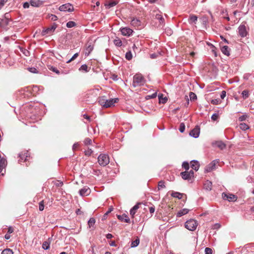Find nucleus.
Masks as SVG:
<instances>
[{"label": "nucleus", "instance_id": "49530a36", "mask_svg": "<svg viewBox=\"0 0 254 254\" xmlns=\"http://www.w3.org/2000/svg\"><path fill=\"white\" fill-rule=\"evenodd\" d=\"M179 130L180 132H184L185 130V125L184 123H181L180 125Z\"/></svg>", "mask_w": 254, "mask_h": 254}, {"label": "nucleus", "instance_id": "393cba45", "mask_svg": "<svg viewBox=\"0 0 254 254\" xmlns=\"http://www.w3.org/2000/svg\"><path fill=\"white\" fill-rule=\"evenodd\" d=\"M118 218L119 219L124 221V222L129 223H130V219L126 215H118Z\"/></svg>", "mask_w": 254, "mask_h": 254}, {"label": "nucleus", "instance_id": "4468645a", "mask_svg": "<svg viewBox=\"0 0 254 254\" xmlns=\"http://www.w3.org/2000/svg\"><path fill=\"white\" fill-rule=\"evenodd\" d=\"M90 192V190L88 187H85L79 191V194L81 196L88 195Z\"/></svg>", "mask_w": 254, "mask_h": 254}, {"label": "nucleus", "instance_id": "7ed1b4c3", "mask_svg": "<svg viewBox=\"0 0 254 254\" xmlns=\"http://www.w3.org/2000/svg\"><path fill=\"white\" fill-rule=\"evenodd\" d=\"M59 9L61 11L64 12H72L74 10V7L72 4L70 3H66L61 5Z\"/></svg>", "mask_w": 254, "mask_h": 254}, {"label": "nucleus", "instance_id": "3c124183", "mask_svg": "<svg viewBox=\"0 0 254 254\" xmlns=\"http://www.w3.org/2000/svg\"><path fill=\"white\" fill-rule=\"evenodd\" d=\"M44 209V200H42L39 202V209L40 211H43Z\"/></svg>", "mask_w": 254, "mask_h": 254}, {"label": "nucleus", "instance_id": "bb28decb", "mask_svg": "<svg viewBox=\"0 0 254 254\" xmlns=\"http://www.w3.org/2000/svg\"><path fill=\"white\" fill-rule=\"evenodd\" d=\"M93 46L91 44H89L88 46H87L85 49V55L86 56H88L93 51Z\"/></svg>", "mask_w": 254, "mask_h": 254}, {"label": "nucleus", "instance_id": "ea45409f", "mask_svg": "<svg viewBox=\"0 0 254 254\" xmlns=\"http://www.w3.org/2000/svg\"><path fill=\"white\" fill-rule=\"evenodd\" d=\"M79 71H84L85 72H88L89 70H88V66L86 64H83L81 65V66L79 68Z\"/></svg>", "mask_w": 254, "mask_h": 254}, {"label": "nucleus", "instance_id": "f704fd0d", "mask_svg": "<svg viewBox=\"0 0 254 254\" xmlns=\"http://www.w3.org/2000/svg\"><path fill=\"white\" fill-rule=\"evenodd\" d=\"M239 126L240 129L244 131L249 128V126L246 123H241Z\"/></svg>", "mask_w": 254, "mask_h": 254}, {"label": "nucleus", "instance_id": "1a4fd4ad", "mask_svg": "<svg viewBox=\"0 0 254 254\" xmlns=\"http://www.w3.org/2000/svg\"><path fill=\"white\" fill-rule=\"evenodd\" d=\"M238 33L240 36L242 38H244L247 36L248 33L246 30V27L245 25L241 24L238 27Z\"/></svg>", "mask_w": 254, "mask_h": 254}, {"label": "nucleus", "instance_id": "680f3d73", "mask_svg": "<svg viewBox=\"0 0 254 254\" xmlns=\"http://www.w3.org/2000/svg\"><path fill=\"white\" fill-rule=\"evenodd\" d=\"M111 78H112L114 81H117L119 79L118 76L116 74H112Z\"/></svg>", "mask_w": 254, "mask_h": 254}, {"label": "nucleus", "instance_id": "a211bd4d", "mask_svg": "<svg viewBox=\"0 0 254 254\" xmlns=\"http://www.w3.org/2000/svg\"><path fill=\"white\" fill-rule=\"evenodd\" d=\"M212 182L209 180L205 181L204 184V189L208 191H210L212 190Z\"/></svg>", "mask_w": 254, "mask_h": 254}, {"label": "nucleus", "instance_id": "13d9d810", "mask_svg": "<svg viewBox=\"0 0 254 254\" xmlns=\"http://www.w3.org/2000/svg\"><path fill=\"white\" fill-rule=\"evenodd\" d=\"M84 152L85 154L88 157L91 155L92 153V151L91 149H88L87 150H85Z\"/></svg>", "mask_w": 254, "mask_h": 254}, {"label": "nucleus", "instance_id": "72a5a7b5", "mask_svg": "<svg viewBox=\"0 0 254 254\" xmlns=\"http://www.w3.org/2000/svg\"><path fill=\"white\" fill-rule=\"evenodd\" d=\"M249 92L248 90H244L242 92V96L244 99H246L249 97Z\"/></svg>", "mask_w": 254, "mask_h": 254}, {"label": "nucleus", "instance_id": "0e129e2a", "mask_svg": "<svg viewBox=\"0 0 254 254\" xmlns=\"http://www.w3.org/2000/svg\"><path fill=\"white\" fill-rule=\"evenodd\" d=\"M226 95V92L225 90H223L220 94V97L221 99H224Z\"/></svg>", "mask_w": 254, "mask_h": 254}, {"label": "nucleus", "instance_id": "9d476101", "mask_svg": "<svg viewBox=\"0 0 254 254\" xmlns=\"http://www.w3.org/2000/svg\"><path fill=\"white\" fill-rule=\"evenodd\" d=\"M120 31L123 35L128 37L132 35L133 32V31L131 29L127 27L121 28Z\"/></svg>", "mask_w": 254, "mask_h": 254}, {"label": "nucleus", "instance_id": "8fccbe9b", "mask_svg": "<svg viewBox=\"0 0 254 254\" xmlns=\"http://www.w3.org/2000/svg\"><path fill=\"white\" fill-rule=\"evenodd\" d=\"M88 223L89 227L93 226L95 223V219L93 218H90V219L88 221Z\"/></svg>", "mask_w": 254, "mask_h": 254}, {"label": "nucleus", "instance_id": "37998d69", "mask_svg": "<svg viewBox=\"0 0 254 254\" xmlns=\"http://www.w3.org/2000/svg\"><path fill=\"white\" fill-rule=\"evenodd\" d=\"M28 70L30 72L33 73H38L39 72L38 69L35 67H28Z\"/></svg>", "mask_w": 254, "mask_h": 254}, {"label": "nucleus", "instance_id": "f8f14e48", "mask_svg": "<svg viewBox=\"0 0 254 254\" xmlns=\"http://www.w3.org/2000/svg\"><path fill=\"white\" fill-rule=\"evenodd\" d=\"M30 157V152L29 150H23L18 153V157L20 159H27L28 157Z\"/></svg>", "mask_w": 254, "mask_h": 254}, {"label": "nucleus", "instance_id": "7c9ffc66", "mask_svg": "<svg viewBox=\"0 0 254 254\" xmlns=\"http://www.w3.org/2000/svg\"><path fill=\"white\" fill-rule=\"evenodd\" d=\"M171 195L174 197L181 199L182 198L183 194L177 191H173Z\"/></svg>", "mask_w": 254, "mask_h": 254}, {"label": "nucleus", "instance_id": "774afa93", "mask_svg": "<svg viewBox=\"0 0 254 254\" xmlns=\"http://www.w3.org/2000/svg\"><path fill=\"white\" fill-rule=\"evenodd\" d=\"M221 227V225L219 223H215L213 226V229H218L220 228Z\"/></svg>", "mask_w": 254, "mask_h": 254}, {"label": "nucleus", "instance_id": "39448f33", "mask_svg": "<svg viewBox=\"0 0 254 254\" xmlns=\"http://www.w3.org/2000/svg\"><path fill=\"white\" fill-rule=\"evenodd\" d=\"M57 27V24L56 23H53L51 26L43 29L42 31L41 34L42 36H45L48 34H52L55 30Z\"/></svg>", "mask_w": 254, "mask_h": 254}, {"label": "nucleus", "instance_id": "ddd939ff", "mask_svg": "<svg viewBox=\"0 0 254 254\" xmlns=\"http://www.w3.org/2000/svg\"><path fill=\"white\" fill-rule=\"evenodd\" d=\"M190 165L191 168L195 171H197L199 168V163L197 160H191Z\"/></svg>", "mask_w": 254, "mask_h": 254}, {"label": "nucleus", "instance_id": "a878e982", "mask_svg": "<svg viewBox=\"0 0 254 254\" xmlns=\"http://www.w3.org/2000/svg\"><path fill=\"white\" fill-rule=\"evenodd\" d=\"M7 160H0V173L2 172L3 169L7 166Z\"/></svg>", "mask_w": 254, "mask_h": 254}, {"label": "nucleus", "instance_id": "69168bd1", "mask_svg": "<svg viewBox=\"0 0 254 254\" xmlns=\"http://www.w3.org/2000/svg\"><path fill=\"white\" fill-rule=\"evenodd\" d=\"M30 4V3H29L28 2H25L23 4V7L24 8H28L29 7Z\"/></svg>", "mask_w": 254, "mask_h": 254}, {"label": "nucleus", "instance_id": "c85d7f7f", "mask_svg": "<svg viewBox=\"0 0 254 254\" xmlns=\"http://www.w3.org/2000/svg\"><path fill=\"white\" fill-rule=\"evenodd\" d=\"M99 164L103 167H104L110 163V160H97Z\"/></svg>", "mask_w": 254, "mask_h": 254}, {"label": "nucleus", "instance_id": "412c9836", "mask_svg": "<svg viewBox=\"0 0 254 254\" xmlns=\"http://www.w3.org/2000/svg\"><path fill=\"white\" fill-rule=\"evenodd\" d=\"M106 97L105 96H103L98 98V102L101 106L105 108V105L104 104L106 103Z\"/></svg>", "mask_w": 254, "mask_h": 254}, {"label": "nucleus", "instance_id": "f257e3e1", "mask_svg": "<svg viewBox=\"0 0 254 254\" xmlns=\"http://www.w3.org/2000/svg\"><path fill=\"white\" fill-rule=\"evenodd\" d=\"M144 82V78L141 74H136L133 78L132 86L135 87L137 86L143 85Z\"/></svg>", "mask_w": 254, "mask_h": 254}, {"label": "nucleus", "instance_id": "2eb2a0df", "mask_svg": "<svg viewBox=\"0 0 254 254\" xmlns=\"http://www.w3.org/2000/svg\"><path fill=\"white\" fill-rule=\"evenodd\" d=\"M118 3V1L111 0L109 2H106L104 5L106 9H110V8L116 5Z\"/></svg>", "mask_w": 254, "mask_h": 254}, {"label": "nucleus", "instance_id": "dca6fc26", "mask_svg": "<svg viewBox=\"0 0 254 254\" xmlns=\"http://www.w3.org/2000/svg\"><path fill=\"white\" fill-rule=\"evenodd\" d=\"M213 144L221 150H223L226 148V144L222 141H216L215 143H213Z\"/></svg>", "mask_w": 254, "mask_h": 254}, {"label": "nucleus", "instance_id": "de8ad7c7", "mask_svg": "<svg viewBox=\"0 0 254 254\" xmlns=\"http://www.w3.org/2000/svg\"><path fill=\"white\" fill-rule=\"evenodd\" d=\"M165 188V186L164 185V182L162 181H160L158 184V190H161V189H162Z\"/></svg>", "mask_w": 254, "mask_h": 254}, {"label": "nucleus", "instance_id": "9b49d317", "mask_svg": "<svg viewBox=\"0 0 254 254\" xmlns=\"http://www.w3.org/2000/svg\"><path fill=\"white\" fill-rule=\"evenodd\" d=\"M9 15L8 13H6L4 14V18L1 19L0 22L1 26L5 27L9 24V22L10 21V19L8 18Z\"/></svg>", "mask_w": 254, "mask_h": 254}, {"label": "nucleus", "instance_id": "e2e57ef3", "mask_svg": "<svg viewBox=\"0 0 254 254\" xmlns=\"http://www.w3.org/2000/svg\"><path fill=\"white\" fill-rule=\"evenodd\" d=\"M79 146V143L78 142L74 143L72 145V150L74 151Z\"/></svg>", "mask_w": 254, "mask_h": 254}, {"label": "nucleus", "instance_id": "052dcab7", "mask_svg": "<svg viewBox=\"0 0 254 254\" xmlns=\"http://www.w3.org/2000/svg\"><path fill=\"white\" fill-rule=\"evenodd\" d=\"M63 184V182L60 181H57L55 183V186L57 187H61Z\"/></svg>", "mask_w": 254, "mask_h": 254}, {"label": "nucleus", "instance_id": "2f4dec72", "mask_svg": "<svg viewBox=\"0 0 254 254\" xmlns=\"http://www.w3.org/2000/svg\"><path fill=\"white\" fill-rule=\"evenodd\" d=\"M76 25V23L73 21H69L67 22L66 24V26L69 28L75 27Z\"/></svg>", "mask_w": 254, "mask_h": 254}, {"label": "nucleus", "instance_id": "cd10ccee", "mask_svg": "<svg viewBox=\"0 0 254 254\" xmlns=\"http://www.w3.org/2000/svg\"><path fill=\"white\" fill-rule=\"evenodd\" d=\"M158 97L159 99V103H161L162 104H165L167 102V100H168L167 98L166 97H163V94H161V93L159 94L158 95Z\"/></svg>", "mask_w": 254, "mask_h": 254}, {"label": "nucleus", "instance_id": "473e14b6", "mask_svg": "<svg viewBox=\"0 0 254 254\" xmlns=\"http://www.w3.org/2000/svg\"><path fill=\"white\" fill-rule=\"evenodd\" d=\"M105 105V108H107L113 106L112 99H111L108 100L106 99V103Z\"/></svg>", "mask_w": 254, "mask_h": 254}, {"label": "nucleus", "instance_id": "6e6d98bb", "mask_svg": "<svg viewBox=\"0 0 254 254\" xmlns=\"http://www.w3.org/2000/svg\"><path fill=\"white\" fill-rule=\"evenodd\" d=\"M204 252L205 254H212V250L208 247L205 248Z\"/></svg>", "mask_w": 254, "mask_h": 254}, {"label": "nucleus", "instance_id": "f3484780", "mask_svg": "<svg viewBox=\"0 0 254 254\" xmlns=\"http://www.w3.org/2000/svg\"><path fill=\"white\" fill-rule=\"evenodd\" d=\"M222 53L227 56L230 55V49L227 46H223L221 48Z\"/></svg>", "mask_w": 254, "mask_h": 254}, {"label": "nucleus", "instance_id": "e433bc0d", "mask_svg": "<svg viewBox=\"0 0 254 254\" xmlns=\"http://www.w3.org/2000/svg\"><path fill=\"white\" fill-rule=\"evenodd\" d=\"M139 244V239H136L134 241H132L131 244V248H134L137 247Z\"/></svg>", "mask_w": 254, "mask_h": 254}, {"label": "nucleus", "instance_id": "a18cd8bd", "mask_svg": "<svg viewBox=\"0 0 254 254\" xmlns=\"http://www.w3.org/2000/svg\"><path fill=\"white\" fill-rule=\"evenodd\" d=\"M42 248L44 250H48L50 248V244L49 242L47 241H45L43 242L42 244Z\"/></svg>", "mask_w": 254, "mask_h": 254}, {"label": "nucleus", "instance_id": "603ef678", "mask_svg": "<svg viewBox=\"0 0 254 254\" xmlns=\"http://www.w3.org/2000/svg\"><path fill=\"white\" fill-rule=\"evenodd\" d=\"M218 117H219L218 114L217 113H215L212 114V115L211 116V119L213 121H216L218 119Z\"/></svg>", "mask_w": 254, "mask_h": 254}, {"label": "nucleus", "instance_id": "0eeeda50", "mask_svg": "<svg viewBox=\"0 0 254 254\" xmlns=\"http://www.w3.org/2000/svg\"><path fill=\"white\" fill-rule=\"evenodd\" d=\"M222 197L224 200H227L229 201H235L237 199V197L236 195L232 193L223 192L222 194Z\"/></svg>", "mask_w": 254, "mask_h": 254}, {"label": "nucleus", "instance_id": "6ab92c4d", "mask_svg": "<svg viewBox=\"0 0 254 254\" xmlns=\"http://www.w3.org/2000/svg\"><path fill=\"white\" fill-rule=\"evenodd\" d=\"M197 20V16L195 15L192 14L190 15L188 19V22L190 24H196Z\"/></svg>", "mask_w": 254, "mask_h": 254}, {"label": "nucleus", "instance_id": "338daca9", "mask_svg": "<svg viewBox=\"0 0 254 254\" xmlns=\"http://www.w3.org/2000/svg\"><path fill=\"white\" fill-rule=\"evenodd\" d=\"M211 102L213 105H217L219 103V100L218 99H213Z\"/></svg>", "mask_w": 254, "mask_h": 254}, {"label": "nucleus", "instance_id": "bf43d9fd", "mask_svg": "<svg viewBox=\"0 0 254 254\" xmlns=\"http://www.w3.org/2000/svg\"><path fill=\"white\" fill-rule=\"evenodd\" d=\"M49 18H51V20L54 21H56L58 19V17L54 14H51L49 16Z\"/></svg>", "mask_w": 254, "mask_h": 254}, {"label": "nucleus", "instance_id": "09e8293b", "mask_svg": "<svg viewBox=\"0 0 254 254\" xmlns=\"http://www.w3.org/2000/svg\"><path fill=\"white\" fill-rule=\"evenodd\" d=\"M49 69L58 74H59L60 73V71L55 66H51Z\"/></svg>", "mask_w": 254, "mask_h": 254}, {"label": "nucleus", "instance_id": "c9c22d12", "mask_svg": "<svg viewBox=\"0 0 254 254\" xmlns=\"http://www.w3.org/2000/svg\"><path fill=\"white\" fill-rule=\"evenodd\" d=\"M97 159H110V157L108 154L101 153Z\"/></svg>", "mask_w": 254, "mask_h": 254}, {"label": "nucleus", "instance_id": "a19ab883", "mask_svg": "<svg viewBox=\"0 0 254 254\" xmlns=\"http://www.w3.org/2000/svg\"><path fill=\"white\" fill-rule=\"evenodd\" d=\"M156 96H157V92H154L153 94H152L151 95H146L145 96V99L149 100L150 99H154V98H156Z\"/></svg>", "mask_w": 254, "mask_h": 254}, {"label": "nucleus", "instance_id": "58836bf2", "mask_svg": "<svg viewBox=\"0 0 254 254\" xmlns=\"http://www.w3.org/2000/svg\"><path fill=\"white\" fill-rule=\"evenodd\" d=\"M189 96L191 101H194L197 99L196 95L194 92H190Z\"/></svg>", "mask_w": 254, "mask_h": 254}, {"label": "nucleus", "instance_id": "c03bdc74", "mask_svg": "<svg viewBox=\"0 0 254 254\" xmlns=\"http://www.w3.org/2000/svg\"><path fill=\"white\" fill-rule=\"evenodd\" d=\"M182 167L186 171H188L190 169V164L188 162L185 161L182 164Z\"/></svg>", "mask_w": 254, "mask_h": 254}, {"label": "nucleus", "instance_id": "4be33fe9", "mask_svg": "<svg viewBox=\"0 0 254 254\" xmlns=\"http://www.w3.org/2000/svg\"><path fill=\"white\" fill-rule=\"evenodd\" d=\"M189 212V210L187 208H184L180 210L177 213V217H181L186 214H187Z\"/></svg>", "mask_w": 254, "mask_h": 254}, {"label": "nucleus", "instance_id": "20e7f679", "mask_svg": "<svg viewBox=\"0 0 254 254\" xmlns=\"http://www.w3.org/2000/svg\"><path fill=\"white\" fill-rule=\"evenodd\" d=\"M217 163L220 164L221 162L218 161L217 160H213L210 163L206 166L204 169L205 173H209L216 169Z\"/></svg>", "mask_w": 254, "mask_h": 254}, {"label": "nucleus", "instance_id": "5fc2aeb1", "mask_svg": "<svg viewBox=\"0 0 254 254\" xmlns=\"http://www.w3.org/2000/svg\"><path fill=\"white\" fill-rule=\"evenodd\" d=\"M248 117V116L247 115H243L239 117V121L240 122H243L245 121Z\"/></svg>", "mask_w": 254, "mask_h": 254}, {"label": "nucleus", "instance_id": "b1692460", "mask_svg": "<svg viewBox=\"0 0 254 254\" xmlns=\"http://www.w3.org/2000/svg\"><path fill=\"white\" fill-rule=\"evenodd\" d=\"M140 203H138L135 204L130 210V214L132 217H134L136 213V211L139 208V204Z\"/></svg>", "mask_w": 254, "mask_h": 254}, {"label": "nucleus", "instance_id": "864d4df0", "mask_svg": "<svg viewBox=\"0 0 254 254\" xmlns=\"http://www.w3.org/2000/svg\"><path fill=\"white\" fill-rule=\"evenodd\" d=\"M85 145H90L92 143V140L90 138L87 137L84 140Z\"/></svg>", "mask_w": 254, "mask_h": 254}, {"label": "nucleus", "instance_id": "4d7b16f0", "mask_svg": "<svg viewBox=\"0 0 254 254\" xmlns=\"http://www.w3.org/2000/svg\"><path fill=\"white\" fill-rule=\"evenodd\" d=\"M21 51L23 53V54L26 56H30V52L26 49H21Z\"/></svg>", "mask_w": 254, "mask_h": 254}, {"label": "nucleus", "instance_id": "f03ea898", "mask_svg": "<svg viewBox=\"0 0 254 254\" xmlns=\"http://www.w3.org/2000/svg\"><path fill=\"white\" fill-rule=\"evenodd\" d=\"M197 225V222L195 220L190 219L186 222L185 225L188 230L193 231L196 229Z\"/></svg>", "mask_w": 254, "mask_h": 254}, {"label": "nucleus", "instance_id": "aec40b11", "mask_svg": "<svg viewBox=\"0 0 254 254\" xmlns=\"http://www.w3.org/2000/svg\"><path fill=\"white\" fill-rule=\"evenodd\" d=\"M140 20L137 18H133L130 21V24L133 26H138L140 25Z\"/></svg>", "mask_w": 254, "mask_h": 254}, {"label": "nucleus", "instance_id": "c756f323", "mask_svg": "<svg viewBox=\"0 0 254 254\" xmlns=\"http://www.w3.org/2000/svg\"><path fill=\"white\" fill-rule=\"evenodd\" d=\"M113 42L115 46L118 47H121L123 45L122 41L118 37H116V38L114 40Z\"/></svg>", "mask_w": 254, "mask_h": 254}, {"label": "nucleus", "instance_id": "5701e85b", "mask_svg": "<svg viewBox=\"0 0 254 254\" xmlns=\"http://www.w3.org/2000/svg\"><path fill=\"white\" fill-rule=\"evenodd\" d=\"M30 3L32 6L38 7L42 4V2L40 0H31Z\"/></svg>", "mask_w": 254, "mask_h": 254}, {"label": "nucleus", "instance_id": "423d86ee", "mask_svg": "<svg viewBox=\"0 0 254 254\" xmlns=\"http://www.w3.org/2000/svg\"><path fill=\"white\" fill-rule=\"evenodd\" d=\"M194 172L192 170L190 171H185L181 173V176L185 180H189L193 177Z\"/></svg>", "mask_w": 254, "mask_h": 254}, {"label": "nucleus", "instance_id": "79ce46f5", "mask_svg": "<svg viewBox=\"0 0 254 254\" xmlns=\"http://www.w3.org/2000/svg\"><path fill=\"white\" fill-rule=\"evenodd\" d=\"M1 254H13V252L10 249H5L2 251Z\"/></svg>", "mask_w": 254, "mask_h": 254}, {"label": "nucleus", "instance_id": "4c0bfd02", "mask_svg": "<svg viewBox=\"0 0 254 254\" xmlns=\"http://www.w3.org/2000/svg\"><path fill=\"white\" fill-rule=\"evenodd\" d=\"M125 58L128 61L131 60L132 58V55L130 51H129L126 53L125 55Z\"/></svg>", "mask_w": 254, "mask_h": 254}, {"label": "nucleus", "instance_id": "6e6552de", "mask_svg": "<svg viewBox=\"0 0 254 254\" xmlns=\"http://www.w3.org/2000/svg\"><path fill=\"white\" fill-rule=\"evenodd\" d=\"M200 134V127L198 126H196L192 129L190 130L189 135L195 138H198Z\"/></svg>", "mask_w": 254, "mask_h": 254}]
</instances>
